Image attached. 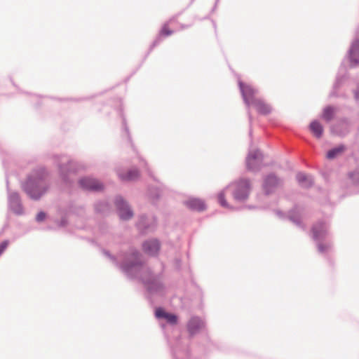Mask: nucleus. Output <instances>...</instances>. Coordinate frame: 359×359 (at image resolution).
<instances>
[{"mask_svg": "<svg viewBox=\"0 0 359 359\" xmlns=\"http://www.w3.org/2000/svg\"><path fill=\"white\" fill-rule=\"evenodd\" d=\"M102 253L129 279H137L142 282L146 290V297L150 302H152L153 296H163L165 294L161 275L152 273L145 264L142 254L135 248L130 247L126 251L121 250L117 257L104 249Z\"/></svg>", "mask_w": 359, "mask_h": 359, "instance_id": "f257e3e1", "label": "nucleus"}, {"mask_svg": "<svg viewBox=\"0 0 359 359\" xmlns=\"http://www.w3.org/2000/svg\"><path fill=\"white\" fill-rule=\"evenodd\" d=\"M50 171L43 165H37L27 175L26 193L34 200L40 199L49 189Z\"/></svg>", "mask_w": 359, "mask_h": 359, "instance_id": "f03ea898", "label": "nucleus"}, {"mask_svg": "<svg viewBox=\"0 0 359 359\" xmlns=\"http://www.w3.org/2000/svg\"><path fill=\"white\" fill-rule=\"evenodd\" d=\"M0 154L2 158V163L5 168L6 172V190L8 193V210L16 215H22V204L21 202V198L18 192L11 191L9 187V182L13 178L18 180L20 187L22 188V180L15 173L9 172V168L12 164H15V160L13 154L7 151H0Z\"/></svg>", "mask_w": 359, "mask_h": 359, "instance_id": "7ed1b4c3", "label": "nucleus"}, {"mask_svg": "<svg viewBox=\"0 0 359 359\" xmlns=\"http://www.w3.org/2000/svg\"><path fill=\"white\" fill-rule=\"evenodd\" d=\"M238 86L244 103L248 107V115L250 124H251L252 120V115L249 109L250 106L252 105L255 107L257 112L262 115H267L271 112V107L264 100L257 97L258 93L257 89L253 88L250 85L244 83L240 80L238 81Z\"/></svg>", "mask_w": 359, "mask_h": 359, "instance_id": "20e7f679", "label": "nucleus"}, {"mask_svg": "<svg viewBox=\"0 0 359 359\" xmlns=\"http://www.w3.org/2000/svg\"><path fill=\"white\" fill-rule=\"evenodd\" d=\"M232 189L231 193L233 199L236 202H245L249 197L251 185L248 179H241L240 180L228 185L224 190L218 194V202L221 206L226 208L234 209L230 206L225 199V191L228 189Z\"/></svg>", "mask_w": 359, "mask_h": 359, "instance_id": "39448f33", "label": "nucleus"}, {"mask_svg": "<svg viewBox=\"0 0 359 359\" xmlns=\"http://www.w3.org/2000/svg\"><path fill=\"white\" fill-rule=\"evenodd\" d=\"M53 163L57 167L60 178L67 187L74 184L72 175H75L78 170L77 163L64 154L52 156Z\"/></svg>", "mask_w": 359, "mask_h": 359, "instance_id": "423d86ee", "label": "nucleus"}, {"mask_svg": "<svg viewBox=\"0 0 359 359\" xmlns=\"http://www.w3.org/2000/svg\"><path fill=\"white\" fill-rule=\"evenodd\" d=\"M328 229L329 224L323 221L313 224L311 229L312 238L316 243L318 252L320 254H327L332 249Z\"/></svg>", "mask_w": 359, "mask_h": 359, "instance_id": "0eeeda50", "label": "nucleus"}, {"mask_svg": "<svg viewBox=\"0 0 359 359\" xmlns=\"http://www.w3.org/2000/svg\"><path fill=\"white\" fill-rule=\"evenodd\" d=\"M114 203L116 213L121 220L128 221L134 215L133 210L128 202L121 196L118 195L114 198Z\"/></svg>", "mask_w": 359, "mask_h": 359, "instance_id": "6e6552de", "label": "nucleus"}, {"mask_svg": "<svg viewBox=\"0 0 359 359\" xmlns=\"http://www.w3.org/2000/svg\"><path fill=\"white\" fill-rule=\"evenodd\" d=\"M156 218L152 214H142L138 217L136 227L142 233H148L155 231Z\"/></svg>", "mask_w": 359, "mask_h": 359, "instance_id": "1a4fd4ad", "label": "nucleus"}, {"mask_svg": "<svg viewBox=\"0 0 359 359\" xmlns=\"http://www.w3.org/2000/svg\"><path fill=\"white\" fill-rule=\"evenodd\" d=\"M78 184L83 191L89 192H100L104 188V184L102 182L91 176L80 178Z\"/></svg>", "mask_w": 359, "mask_h": 359, "instance_id": "9d476101", "label": "nucleus"}, {"mask_svg": "<svg viewBox=\"0 0 359 359\" xmlns=\"http://www.w3.org/2000/svg\"><path fill=\"white\" fill-rule=\"evenodd\" d=\"M173 359H189L190 353L188 348V340L181 338L176 339L172 347Z\"/></svg>", "mask_w": 359, "mask_h": 359, "instance_id": "9b49d317", "label": "nucleus"}, {"mask_svg": "<svg viewBox=\"0 0 359 359\" xmlns=\"http://www.w3.org/2000/svg\"><path fill=\"white\" fill-rule=\"evenodd\" d=\"M351 129V122L348 118H342L338 120L330 127V131L333 135L344 137L346 136Z\"/></svg>", "mask_w": 359, "mask_h": 359, "instance_id": "f8f14e48", "label": "nucleus"}, {"mask_svg": "<svg viewBox=\"0 0 359 359\" xmlns=\"http://www.w3.org/2000/svg\"><path fill=\"white\" fill-rule=\"evenodd\" d=\"M283 180L278 177L275 174L270 173L263 180L262 188L266 195L273 194L276 189L281 186Z\"/></svg>", "mask_w": 359, "mask_h": 359, "instance_id": "ddd939ff", "label": "nucleus"}, {"mask_svg": "<svg viewBox=\"0 0 359 359\" xmlns=\"http://www.w3.org/2000/svg\"><path fill=\"white\" fill-rule=\"evenodd\" d=\"M263 155L259 150L250 151L246 158V166L251 171L259 170L262 165Z\"/></svg>", "mask_w": 359, "mask_h": 359, "instance_id": "4468645a", "label": "nucleus"}, {"mask_svg": "<svg viewBox=\"0 0 359 359\" xmlns=\"http://www.w3.org/2000/svg\"><path fill=\"white\" fill-rule=\"evenodd\" d=\"M275 212L279 218L285 219L287 217L297 226L304 229V225L302 224L301 220V211L297 207H294L293 209L290 210L287 215L283 212L278 210H276Z\"/></svg>", "mask_w": 359, "mask_h": 359, "instance_id": "2eb2a0df", "label": "nucleus"}, {"mask_svg": "<svg viewBox=\"0 0 359 359\" xmlns=\"http://www.w3.org/2000/svg\"><path fill=\"white\" fill-rule=\"evenodd\" d=\"M205 326V321L200 317L193 316L187 323V332L190 337L198 334Z\"/></svg>", "mask_w": 359, "mask_h": 359, "instance_id": "dca6fc26", "label": "nucleus"}, {"mask_svg": "<svg viewBox=\"0 0 359 359\" xmlns=\"http://www.w3.org/2000/svg\"><path fill=\"white\" fill-rule=\"evenodd\" d=\"M347 58L350 67L355 68L359 66V39H355L348 51Z\"/></svg>", "mask_w": 359, "mask_h": 359, "instance_id": "f3484780", "label": "nucleus"}, {"mask_svg": "<svg viewBox=\"0 0 359 359\" xmlns=\"http://www.w3.org/2000/svg\"><path fill=\"white\" fill-rule=\"evenodd\" d=\"M160 247V242L156 238L147 240L142 244L144 252L152 256H155L158 254Z\"/></svg>", "mask_w": 359, "mask_h": 359, "instance_id": "a211bd4d", "label": "nucleus"}, {"mask_svg": "<svg viewBox=\"0 0 359 359\" xmlns=\"http://www.w3.org/2000/svg\"><path fill=\"white\" fill-rule=\"evenodd\" d=\"M155 316L158 319H165L168 323L172 325H176L177 323V315L168 313L161 307L156 309Z\"/></svg>", "mask_w": 359, "mask_h": 359, "instance_id": "6ab92c4d", "label": "nucleus"}, {"mask_svg": "<svg viewBox=\"0 0 359 359\" xmlns=\"http://www.w3.org/2000/svg\"><path fill=\"white\" fill-rule=\"evenodd\" d=\"M94 210L97 214L106 215L109 213L111 210V205L109 201L106 199L98 200L95 202Z\"/></svg>", "mask_w": 359, "mask_h": 359, "instance_id": "aec40b11", "label": "nucleus"}, {"mask_svg": "<svg viewBox=\"0 0 359 359\" xmlns=\"http://www.w3.org/2000/svg\"><path fill=\"white\" fill-rule=\"evenodd\" d=\"M118 177L121 181L130 182L138 179L140 176L139 170L137 168H133L126 172H118Z\"/></svg>", "mask_w": 359, "mask_h": 359, "instance_id": "412c9836", "label": "nucleus"}, {"mask_svg": "<svg viewBox=\"0 0 359 359\" xmlns=\"http://www.w3.org/2000/svg\"><path fill=\"white\" fill-rule=\"evenodd\" d=\"M98 234L100 236L107 237L106 241L109 243H111V239L114 238V234L111 232V228L105 222L99 224Z\"/></svg>", "mask_w": 359, "mask_h": 359, "instance_id": "4be33fe9", "label": "nucleus"}, {"mask_svg": "<svg viewBox=\"0 0 359 359\" xmlns=\"http://www.w3.org/2000/svg\"><path fill=\"white\" fill-rule=\"evenodd\" d=\"M296 179L299 184L304 188H309L313 184V180L311 175L303 172H298Z\"/></svg>", "mask_w": 359, "mask_h": 359, "instance_id": "5701e85b", "label": "nucleus"}, {"mask_svg": "<svg viewBox=\"0 0 359 359\" xmlns=\"http://www.w3.org/2000/svg\"><path fill=\"white\" fill-rule=\"evenodd\" d=\"M186 205L192 210L203 211L205 209L203 201L199 198H190L185 202Z\"/></svg>", "mask_w": 359, "mask_h": 359, "instance_id": "b1692460", "label": "nucleus"}, {"mask_svg": "<svg viewBox=\"0 0 359 359\" xmlns=\"http://www.w3.org/2000/svg\"><path fill=\"white\" fill-rule=\"evenodd\" d=\"M346 75L341 74L339 72L337 74L336 76L335 81L333 84L332 90L329 94L330 97H339V94L337 93L338 89L340 88L344 81L345 80Z\"/></svg>", "mask_w": 359, "mask_h": 359, "instance_id": "393cba45", "label": "nucleus"}, {"mask_svg": "<svg viewBox=\"0 0 359 359\" xmlns=\"http://www.w3.org/2000/svg\"><path fill=\"white\" fill-rule=\"evenodd\" d=\"M309 130L312 134L318 139L320 138L323 134V127L322 124L317 120L311 122Z\"/></svg>", "mask_w": 359, "mask_h": 359, "instance_id": "a878e982", "label": "nucleus"}, {"mask_svg": "<svg viewBox=\"0 0 359 359\" xmlns=\"http://www.w3.org/2000/svg\"><path fill=\"white\" fill-rule=\"evenodd\" d=\"M346 146L339 144L334 148L330 149L326 154V158L329 160H332L338 156L342 154L346 151Z\"/></svg>", "mask_w": 359, "mask_h": 359, "instance_id": "bb28decb", "label": "nucleus"}, {"mask_svg": "<svg viewBox=\"0 0 359 359\" xmlns=\"http://www.w3.org/2000/svg\"><path fill=\"white\" fill-rule=\"evenodd\" d=\"M172 33H173V31L168 29L167 25L165 24L163 25V27H162V29L159 33V35L156 38V39L151 43L149 50L151 51L154 47L158 46L161 42V41H162L161 36H170Z\"/></svg>", "mask_w": 359, "mask_h": 359, "instance_id": "cd10ccee", "label": "nucleus"}, {"mask_svg": "<svg viewBox=\"0 0 359 359\" xmlns=\"http://www.w3.org/2000/svg\"><path fill=\"white\" fill-rule=\"evenodd\" d=\"M335 112L336 108L334 107L331 105L326 106L323 110L321 118L328 123L334 118Z\"/></svg>", "mask_w": 359, "mask_h": 359, "instance_id": "c85d7f7f", "label": "nucleus"}, {"mask_svg": "<svg viewBox=\"0 0 359 359\" xmlns=\"http://www.w3.org/2000/svg\"><path fill=\"white\" fill-rule=\"evenodd\" d=\"M162 190L160 187L149 186L148 187V196L154 201H157L161 195Z\"/></svg>", "mask_w": 359, "mask_h": 359, "instance_id": "c756f323", "label": "nucleus"}, {"mask_svg": "<svg viewBox=\"0 0 359 359\" xmlns=\"http://www.w3.org/2000/svg\"><path fill=\"white\" fill-rule=\"evenodd\" d=\"M349 177L354 184L359 185V170L349 173Z\"/></svg>", "mask_w": 359, "mask_h": 359, "instance_id": "7c9ffc66", "label": "nucleus"}, {"mask_svg": "<svg viewBox=\"0 0 359 359\" xmlns=\"http://www.w3.org/2000/svg\"><path fill=\"white\" fill-rule=\"evenodd\" d=\"M9 244L8 240H4L0 243V256L4 253Z\"/></svg>", "mask_w": 359, "mask_h": 359, "instance_id": "2f4dec72", "label": "nucleus"}, {"mask_svg": "<svg viewBox=\"0 0 359 359\" xmlns=\"http://www.w3.org/2000/svg\"><path fill=\"white\" fill-rule=\"evenodd\" d=\"M353 94L354 99L356 101H359V81L355 83V88L353 90Z\"/></svg>", "mask_w": 359, "mask_h": 359, "instance_id": "473e14b6", "label": "nucleus"}, {"mask_svg": "<svg viewBox=\"0 0 359 359\" xmlns=\"http://www.w3.org/2000/svg\"><path fill=\"white\" fill-rule=\"evenodd\" d=\"M46 217V214L44 212L41 211L37 214L36 217V220L37 222H41L45 219Z\"/></svg>", "mask_w": 359, "mask_h": 359, "instance_id": "72a5a7b5", "label": "nucleus"}, {"mask_svg": "<svg viewBox=\"0 0 359 359\" xmlns=\"http://www.w3.org/2000/svg\"><path fill=\"white\" fill-rule=\"evenodd\" d=\"M123 130L128 137V139L129 141H130V133H129V129L126 125V119L125 118H123Z\"/></svg>", "mask_w": 359, "mask_h": 359, "instance_id": "f704fd0d", "label": "nucleus"}, {"mask_svg": "<svg viewBox=\"0 0 359 359\" xmlns=\"http://www.w3.org/2000/svg\"><path fill=\"white\" fill-rule=\"evenodd\" d=\"M175 268L177 270L181 269L182 260L180 258H175L174 260Z\"/></svg>", "mask_w": 359, "mask_h": 359, "instance_id": "c9c22d12", "label": "nucleus"}, {"mask_svg": "<svg viewBox=\"0 0 359 359\" xmlns=\"http://www.w3.org/2000/svg\"><path fill=\"white\" fill-rule=\"evenodd\" d=\"M67 224V220L65 217H62L59 222H58V226L60 227H64Z\"/></svg>", "mask_w": 359, "mask_h": 359, "instance_id": "e433bc0d", "label": "nucleus"}, {"mask_svg": "<svg viewBox=\"0 0 359 359\" xmlns=\"http://www.w3.org/2000/svg\"><path fill=\"white\" fill-rule=\"evenodd\" d=\"M218 1H219V0H217V1H216V4H217Z\"/></svg>", "mask_w": 359, "mask_h": 359, "instance_id": "4c0bfd02", "label": "nucleus"}]
</instances>
